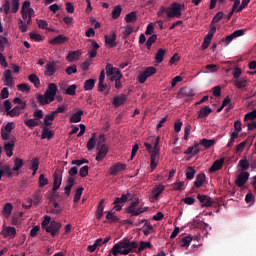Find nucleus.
Wrapping results in <instances>:
<instances>
[{"instance_id":"1","label":"nucleus","mask_w":256,"mask_h":256,"mask_svg":"<svg viewBox=\"0 0 256 256\" xmlns=\"http://www.w3.org/2000/svg\"><path fill=\"white\" fill-rule=\"evenodd\" d=\"M41 227L46 233H50L51 237H57V235L61 233V227H63V225L55 220L51 221V216L45 215Z\"/></svg>"},{"instance_id":"2","label":"nucleus","mask_w":256,"mask_h":256,"mask_svg":"<svg viewBox=\"0 0 256 256\" xmlns=\"http://www.w3.org/2000/svg\"><path fill=\"white\" fill-rule=\"evenodd\" d=\"M182 7H185V5H181L177 2L172 3L171 7L167 8V17H170L172 19L176 17L177 19H179V17H181L182 15Z\"/></svg>"},{"instance_id":"3","label":"nucleus","mask_w":256,"mask_h":256,"mask_svg":"<svg viewBox=\"0 0 256 256\" xmlns=\"http://www.w3.org/2000/svg\"><path fill=\"white\" fill-rule=\"evenodd\" d=\"M3 8L5 15H9V13H17L19 11V0H4Z\"/></svg>"},{"instance_id":"4","label":"nucleus","mask_w":256,"mask_h":256,"mask_svg":"<svg viewBox=\"0 0 256 256\" xmlns=\"http://www.w3.org/2000/svg\"><path fill=\"white\" fill-rule=\"evenodd\" d=\"M130 197L131 194L128 192L127 194H122L121 197L115 198L113 203L115 211H121V209H123V204L127 203Z\"/></svg>"},{"instance_id":"5","label":"nucleus","mask_w":256,"mask_h":256,"mask_svg":"<svg viewBox=\"0 0 256 256\" xmlns=\"http://www.w3.org/2000/svg\"><path fill=\"white\" fill-rule=\"evenodd\" d=\"M123 249H129V240H128V238H124L120 242L115 244L111 249V253H112V255L117 256V251H121Z\"/></svg>"},{"instance_id":"6","label":"nucleus","mask_w":256,"mask_h":256,"mask_svg":"<svg viewBox=\"0 0 256 256\" xmlns=\"http://www.w3.org/2000/svg\"><path fill=\"white\" fill-rule=\"evenodd\" d=\"M57 91H58L57 84L50 83L48 85V89L46 90V92L44 94L46 95L47 99L51 103H53V101H55V96L57 95Z\"/></svg>"},{"instance_id":"7","label":"nucleus","mask_w":256,"mask_h":256,"mask_svg":"<svg viewBox=\"0 0 256 256\" xmlns=\"http://www.w3.org/2000/svg\"><path fill=\"white\" fill-rule=\"evenodd\" d=\"M55 73H57V62H55V61L47 62L46 69L44 71V75L46 77H53V75H55Z\"/></svg>"},{"instance_id":"8","label":"nucleus","mask_w":256,"mask_h":256,"mask_svg":"<svg viewBox=\"0 0 256 256\" xmlns=\"http://www.w3.org/2000/svg\"><path fill=\"white\" fill-rule=\"evenodd\" d=\"M125 169H127V165L117 162L109 168V174L115 177L118 173H121V171H125Z\"/></svg>"},{"instance_id":"9","label":"nucleus","mask_w":256,"mask_h":256,"mask_svg":"<svg viewBox=\"0 0 256 256\" xmlns=\"http://www.w3.org/2000/svg\"><path fill=\"white\" fill-rule=\"evenodd\" d=\"M197 199L201 203L202 207H213V204L215 203V201L207 195L198 194Z\"/></svg>"},{"instance_id":"10","label":"nucleus","mask_w":256,"mask_h":256,"mask_svg":"<svg viewBox=\"0 0 256 256\" xmlns=\"http://www.w3.org/2000/svg\"><path fill=\"white\" fill-rule=\"evenodd\" d=\"M247 181H249V172L242 171L235 180V184L237 187H244Z\"/></svg>"},{"instance_id":"11","label":"nucleus","mask_w":256,"mask_h":256,"mask_svg":"<svg viewBox=\"0 0 256 256\" xmlns=\"http://www.w3.org/2000/svg\"><path fill=\"white\" fill-rule=\"evenodd\" d=\"M223 163H225V157L215 160L209 168V172L215 173L216 171H221V169H223Z\"/></svg>"},{"instance_id":"12","label":"nucleus","mask_w":256,"mask_h":256,"mask_svg":"<svg viewBox=\"0 0 256 256\" xmlns=\"http://www.w3.org/2000/svg\"><path fill=\"white\" fill-rule=\"evenodd\" d=\"M61 183H63V174H57V172H55L53 174L52 191H57L61 187Z\"/></svg>"},{"instance_id":"13","label":"nucleus","mask_w":256,"mask_h":256,"mask_svg":"<svg viewBox=\"0 0 256 256\" xmlns=\"http://www.w3.org/2000/svg\"><path fill=\"white\" fill-rule=\"evenodd\" d=\"M125 101H127V95L125 94L114 96L112 99V105L114 107H121V105H125Z\"/></svg>"},{"instance_id":"14","label":"nucleus","mask_w":256,"mask_h":256,"mask_svg":"<svg viewBox=\"0 0 256 256\" xmlns=\"http://www.w3.org/2000/svg\"><path fill=\"white\" fill-rule=\"evenodd\" d=\"M69 38L63 34H59L58 36L54 37L49 41L50 45H63V43H67Z\"/></svg>"},{"instance_id":"15","label":"nucleus","mask_w":256,"mask_h":256,"mask_svg":"<svg viewBox=\"0 0 256 256\" xmlns=\"http://www.w3.org/2000/svg\"><path fill=\"white\" fill-rule=\"evenodd\" d=\"M107 153H109V147L103 144L97 153L96 161H103L107 157Z\"/></svg>"},{"instance_id":"16","label":"nucleus","mask_w":256,"mask_h":256,"mask_svg":"<svg viewBox=\"0 0 256 256\" xmlns=\"http://www.w3.org/2000/svg\"><path fill=\"white\" fill-rule=\"evenodd\" d=\"M1 235H3V237L5 238L10 237L11 239H15V235H17V230L15 229V227L9 226L1 231Z\"/></svg>"},{"instance_id":"17","label":"nucleus","mask_w":256,"mask_h":256,"mask_svg":"<svg viewBox=\"0 0 256 256\" xmlns=\"http://www.w3.org/2000/svg\"><path fill=\"white\" fill-rule=\"evenodd\" d=\"M140 200L139 198H135L134 201H132L128 207L125 208V211L130 217H133V213H135V207H138Z\"/></svg>"},{"instance_id":"18","label":"nucleus","mask_w":256,"mask_h":256,"mask_svg":"<svg viewBox=\"0 0 256 256\" xmlns=\"http://www.w3.org/2000/svg\"><path fill=\"white\" fill-rule=\"evenodd\" d=\"M90 43H92V49L88 52L90 59H95L97 57V50L99 49V43L93 39L88 40Z\"/></svg>"},{"instance_id":"19","label":"nucleus","mask_w":256,"mask_h":256,"mask_svg":"<svg viewBox=\"0 0 256 256\" xmlns=\"http://www.w3.org/2000/svg\"><path fill=\"white\" fill-rule=\"evenodd\" d=\"M117 34L115 32H112L110 36H105V43L106 45H109V47H117Z\"/></svg>"},{"instance_id":"20","label":"nucleus","mask_w":256,"mask_h":256,"mask_svg":"<svg viewBox=\"0 0 256 256\" xmlns=\"http://www.w3.org/2000/svg\"><path fill=\"white\" fill-rule=\"evenodd\" d=\"M4 85L7 87H13V76H11V70H6L3 73Z\"/></svg>"},{"instance_id":"21","label":"nucleus","mask_w":256,"mask_h":256,"mask_svg":"<svg viewBox=\"0 0 256 256\" xmlns=\"http://www.w3.org/2000/svg\"><path fill=\"white\" fill-rule=\"evenodd\" d=\"M178 95L180 97H194L195 96V92L193 91V89L189 88V87H183L180 89V91L178 92Z\"/></svg>"},{"instance_id":"22","label":"nucleus","mask_w":256,"mask_h":256,"mask_svg":"<svg viewBox=\"0 0 256 256\" xmlns=\"http://www.w3.org/2000/svg\"><path fill=\"white\" fill-rule=\"evenodd\" d=\"M81 57V51L76 50V51H70L66 57L67 61L69 63H73L74 61H79Z\"/></svg>"},{"instance_id":"23","label":"nucleus","mask_w":256,"mask_h":256,"mask_svg":"<svg viewBox=\"0 0 256 256\" xmlns=\"http://www.w3.org/2000/svg\"><path fill=\"white\" fill-rule=\"evenodd\" d=\"M103 211H105V200L104 199H102L97 206L96 219H98V221H101V219L103 218Z\"/></svg>"},{"instance_id":"24","label":"nucleus","mask_w":256,"mask_h":256,"mask_svg":"<svg viewBox=\"0 0 256 256\" xmlns=\"http://www.w3.org/2000/svg\"><path fill=\"white\" fill-rule=\"evenodd\" d=\"M167 53L166 49L159 48L157 53L155 54V61L157 65L163 63V59H165V54Z\"/></svg>"},{"instance_id":"25","label":"nucleus","mask_w":256,"mask_h":256,"mask_svg":"<svg viewBox=\"0 0 256 256\" xmlns=\"http://www.w3.org/2000/svg\"><path fill=\"white\" fill-rule=\"evenodd\" d=\"M163 191H165V185L163 184H158L156 185L153 190V198L155 199V201H157V199H159V196L161 195V193H163Z\"/></svg>"},{"instance_id":"26","label":"nucleus","mask_w":256,"mask_h":256,"mask_svg":"<svg viewBox=\"0 0 256 256\" xmlns=\"http://www.w3.org/2000/svg\"><path fill=\"white\" fill-rule=\"evenodd\" d=\"M213 113V110H211V107L205 106L200 109L198 112V119H205V117H209Z\"/></svg>"},{"instance_id":"27","label":"nucleus","mask_w":256,"mask_h":256,"mask_svg":"<svg viewBox=\"0 0 256 256\" xmlns=\"http://www.w3.org/2000/svg\"><path fill=\"white\" fill-rule=\"evenodd\" d=\"M199 145H202V147H205V149H211V147L215 145V140L203 138L199 141Z\"/></svg>"},{"instance_id":"28","label":"nucleus","mask_w":256,"mask_h":256,"mask_svg":"<svg viewBox=\"0 0 256 256\" xmlns=\"http://www.w3.org/2000/svg\"><path fill=\"white\" fill-rule=\"evenodd\" d=\"M83 115V110H78L73 113L70 117V123H81V116Z\"/></svg>"},{"instance_id":"29","label":"nucleus","mask_w":256,"mask_h":256,"mask_svg":"<svg viewBox=\"0 0 256 256\" xmlns=\"http://www.w3.org/2000/svg\"><path fill=\"white\" fill-rule=\"evenodd\" d=\"M35 97L39 105H49V103H51V101L47 99V96L45 94L42 95V94L36 93Z\"/></svg>"},{"instance_id":"30","label":"nucleus","mask_w":256,"mask_h":256,"mask_svg":"<svg viewBox=\"0 0 256 256\" xmlns=\"http://www.w3.org/2000/svg\"><path fill=\"white\" fill-rule=\"evenodd\" d=\"M205 173H200L196 176V180L194 182L195 187H203V183H205Z\"/></svg>"},{"instance_id":"31","label":"nucleus","mask_w":256,"mask_h":256,"mask_svg":"<svg viewBox=\"0 0 256 256\" xmlns=\"http://www.w3.org/2000/svg\"><path fill=\"white\" fill-rule=\"evenodd\" d=\"M55 115L53 114V112H51L50 114L46 115L44 117V127H51V125H53V121H55Z\"/></svg>"},{"instance_id":"32","label":"nucleus","mask_w":256,"mask_h":256,"mask_svg":"<svg viewBox=\"0 0 256 256\" xmlns=\"http://www.w3.org/2000/svg\"><path fill=\"white\" fill-rule=\"evenodd\" d=\"M150 159L151 171H155V169H157V161L159 159V154L152 153Z\"/></svg>"},{"instance_id":"33","label":"nucleus","mask_w":256,"mask_h":256,"mask_svg":"<svg viewBox=\"0 0 256 256\" xmlns=\"http://www.w3.org/2000/svg\"><path fill=\"white\" fill-rule=\"evenodd\" d=\"M29 165L31 171H33V175H36L37 171L39 170V158L32 159Z\"/></svg>"},{"instance_id":"34","label":"nucleus","mask_w":256,"mask_h":256,"mask_svg":"<svg viewBox=\"0 0 256 256\" xmlns=\"http://www.w3.org/2000/svg\"><path fill=\"white\" fill-rule=\"evenodd\" d=\"M54 135L55 134L53 133V131H50L48 127H44L41 134V139H53Z\"/></svg>"},{"instance_id":"35","label":"nucleus","mask_w":256,"mask_h":256,"mask_svg":"<svg viewBox=\"0 0 256 256\" xmlns=\"http://www.w3.org/2000/svg\"><path fill=\"white\" fill-rule=\"evenodd\" d=\"M30 83H33L34 87L39 89L41 87V80H39V77L35 74H30L28 77Z\"/></svg>"},{"instance_id":"36","label":"nucleus","mask_w":256,"mask_h":256,"mask_svg":"<svg viewBox=\"0 0 256 256\" xmlns=\"http://www.w3.org/2000/svg\"><path fill=\"white\" fill-rule=\"evenodd\" d=\"M95 79H88L84 82V91H93L95 88Z\"/></svg>"},{"instance_id":"37","label":"nucleus","mask_w":256,"mask_h":256,"mask_svg":"<svg viewBox=\"0 0 256 256\" xmlns=\"http://www.w3.org/2000/svg\"><path fill=\"white\" fill-rule=\"evenodd\" d=\"M34 201V205H39L40 203H43V195H41V191H36L32 196Z\"/></svg>"},{"instance_id":"38","label":"nucleus","mask_w":256,"mask_h":256,"mask_svg":"<svg viewBox=\"0 0 256 256\" xmlns=\"http://www.w3.org/2000/svg\"><path fill=\"white\" fill-rule=\"evenodd\" d=\"M115 73H119V68L113 67V64L106 65V75L110 77V75H115Z\"/></svg>"},{"instance_id":"39","label":"nucleus","mask_w":256,"mask_h":256,"mask_svg":"<svg viewBox=\"0 0 256 256\" xmlns=\"http://www.w3.org/2000/svg\"><path fill=\"white\" fill-rule=\"evenodd\" d=\"M46 185H49V179L45 177V174H41L38 178V186L43 189Z\"/></svg>"},{"instance_id":"40","label":"nucleus","mask_w":256,"mask_h":256,"mask_svg":"<svg viewBox=\"0 0 256 256\" xmlns=\"http://www.w3.org/2000/svg\"><path fill=\"white\" fill-rule=\"evenodd\" d=\"M24 125L29 129H35V127H39V122L34 119H28L24 121Z\"/></svg>"},{"instance_id":"41","label":"nucleus","mask_w":256,"mask_h":256,"mask_svg":"<svg viewBox=\"0 0 256 256\" xmlns=\"http://www.w3.org/2000/svg\"><path fill=\"white\" fill-rule=\"evenodd\" d=\"M122 11L123 8L121 7V5L115 6L112 10V19H119V17H121Z\"/></svg>"},{"instance_id":"42","label":"nucleus","mask_w":256,"mask_h":256,"mask_svg":"<svg viewBox=\"0 0 256 256\" xmlns=\"http://www.w3.org/2000/svg\"><path fill=\"white\" fill-rule=\"evenodd\" d=\"M145 249H153V244H151V242L141 241L138 247V253L145 251Z\"/></svg>"},{"instance_id":"43","label":"nucleus","mask_w":256,"mask_h":256,"mask_svg":"<svg viewBox=\"0 0 256 256\" xmlns=\"http://www.w3.org/2000/svg\"><path fill=\"white\" fill-rule=\"evenodd\" d=\"M25 163L23 162V159L21 158H15L14 159V166L12 167V171H19L21 167H23Z\"/></svg>"},{"instance_id":"44","label":"nucleus","mask_w":256,"mask_h":256,"mask_svg":"<svg viewBox=\"0 0 256 256\" xmlns=\"http://www.w3.org/2000/svg\"><path fill=\"white\" fill-rule=\"evenodd\" d=\"M126 23H135L137 21V12H130L125 16Z\"/></svg>"},{"instance_id":"45","label":"nucleus","mask_w":256,"mask_h":256,"mask_svg":"<svg viewBox=\"0 0 256 256\" xmlns=\"http://www.w3.org/2000/svg\"><path fill=\"white\" fill-rule=\"evenodd\" d=\"M106 219L111 223H119V217L115 216V213H113V210H110L107 213Z\"/></svg>"},{"instance_id":"46","label":"nucleus","mask_w":256,"mask_h":256,"mask_svg":"<svg viewBox=\"0 0 256 256\" xmlns=\"http://www.w3.org/2000/svg\"><path fill=\"white\" fill-rule=\"evenodd\" d=\"M195 173H196L195 168H193L192 166H189L185 171L186 179L191 181V179L195 177Z\"/></svg>"},{"instance_id":"47","label":"nucleus","mask_w":256,"mask_h":256,"mask_svg":"<svg viewBox=\"0 0 256 256\" xmlns=\"http://www.w3.org/2000/svg\"><path fill=\"white\" fill-rule=\"evenodd\" d=\"M0 169L2 170L4 175H7V177L13 176V172H11V166L0 164Z\"/></svg>"},{"instance_id":"48","label":"nucleus","mask_w":256,"mask_h":256,"mask_svg":"<svg viewBox=\"0 0 256 256\" xmlns=\"http://www.w3.org/2000/svg\"><path fill=\"white\" fill-rule=\"evenodd\" d=\"M156 41H157V34L151 35V36L147 39V41H146V43H145L146 48H147V49H151V47H153V43H155Z\"/></svg>"},{"instance_id":"49","label":"nucleus","mask_w":256,"mask_h":256,"mask_svg":"<svg viewBox=\"0 0 256 256\" xmlns=\"http://www.w3.org/2000/svg\"><path fill=\"white\" fill-rule=\"evenodd\" d=\"M234 85L237 87V89H245V87H247V79L242 78L240 80H236Z\"/></svg>"},{"instance_id":"50","label":"nucleus","mask_w":256,"mask_h":256,"mask_svg":"<svg viewBox=\"0 0 256 256\" xmlns=\"http://www.w3.org/2000/svg\"><path fill=\"white\" fill-rule=\"evenodd\" d=\"M153 231H155V229L151 226V224L146 222L143 226L144 235L147 237V236L151 235V233H153Z\"/></svg>"},{"instance_id":"51","label":"nucleus","mask_w":256,"mask_h":256,"mask_svg":"<svg viewBox=\"0 0 256 256\" xmlns=\"http://www.w3.org/2000/svg\"><path fill=\"white\" fill-rule=\"evenodd\" d=\"M96 143H97V141H96V138H95V134H93L92 137L87 142L88 151H93V149H95Z\"/></svg>"},{"instance_id":"52","label":"nucleus","mask_w":256,"mask_h":256,"mask_svg":"<svg viewBox=\"0 0 256 256\" xmlns=\"http://www.w3.org/2000/svg\"><path fill=\"white\" fill-rule=\"evenodd\" d=\"M9 117H19L21 115V110L19 107L15 106L11 111L6 113Z\"/></svg>"},{"instance_id":"53","label":"nucleus","mask_w":256,"mask_h":256,"mask_svg":"<svg viewBox=\"0 0 256 256\" xmlns=\"http://www.w3.org/2000/svg\"><path fill=\"white\" fill-rule=\"evenodd\" d=\"M144 73L146 74V77H153V75H155V73H157V68L153 67V66H150V67H147L145 70H144Z\"/></svg>"},{"instance_id":"54","label":"nucleus","mask_w":256,"mask_h":256,"mask_svg":"<svg viewBox=\"0 0 256 256\" xmlns=\"http://www.w3.org/2000/svg\"><path fill=\"white\" fill-rule=\"evenodd\" d=\"M161 141V136H158L155 138L154 147L152 153H156V155H159L161 148H159V142Z\"/></svg>"},{"instance_id":"55","label":"nucleus","mask_w":256,"mask_h":256,"mask_svg":"<svg viewBox=\"0 0 256 256\" xmlns=\"http://www.w3.org/2000/svg\"><path fill=\"white\" fill-rule=\"evenodd\" d=\"M83 190V187H80L76 190L74 195V203H79V201H81V195H83Z\"/></svg>"},{"instance_id":"56","label":"nucleus","mask_w":256,"mask_h":256,"mask_svg":"<svg viewBox=\"0 0 256 256\" xmlns=\"http://www.w3.org/2000/svg\"><path fill=\"white\" fill-rule=\"evenodd\" d=\"M66 95H76L77 94V85L72 84L70 85L66 91H65Z\"/></svg>"},{"instance_id":"57","label":"nucleus","mask_w":256,"mask_h":256,"mask_svg":"<svg viewBox=\"0 0 256 256\" xmlns=\"http://www.w3.org/2000/svg\"><path fill=\"white\" fill-rule=\"evenodd\" d=\"M29 37L30 39H32L33 41H37V42H40V41H44V37L41 35V34H37L35 32H31L29 34Z\"/></svg>"},{"instance_id":"58","label":"nucleus","mask_w":256,"mask_h":256,"mask_svg":"<svg viewBox=\"0 0 256 256\" xmlns=\"http://www.w3.org/2000/svg\"><path fill=\"white\" fill-rule=\"evenodd\" d=\"M192 241H193V237H191V236L183 237L181 247H189V245H191Z\"/></svg>"},{"instance_id":"59","label":"nucleus","mask_w":256,"mask_h":256,"mask_svg":"<svg viewBox=\"0 0 256 256\" xmlns=\"http://www.w3.org/2000/svg\"><path fill=\"white\" fill-rule=\"evenodd\" d=\"M255 119H256V109L254 111H251L245 114V117H244L245 121H255Z\"/></svg>"},{"instance_id":"60","label":"nucleus","mask_w":256,"mask_h":256,"mask_svg":"<svg viewBox=\"0 0 256 256\" xmlns=\"http://www.w3.org/2000/svg\"><path fill=\"white\" fill-rule=\"evenodd\" d=\"M17 87L18 91H22V93H29V91H31V87L27 85V83L19 84Z\"/></svg>"},{"instance_id":"61","label":"nucleus","mask_w":256,"mask_h":256,"mask_svg":"<svg viewBox=\"0 0 256 256\" xmlns=\"http://www.w3.org/2000/svg\"><path fill=\"white\" fill-rule=\"evenodd\" d=\"M239 167H241L242 171H247L249 169V160L241 159L239 161Z\"/></svg>"},{"instance_id":"62","label":"nucleus","mask_w":256,"mask_h":256,"mask_svg":"<svg viewBox=\"0 0 256 256\" xmlns=\"http://www.w3.org/2000/svg\"><path fill=\"white\" fill-rule=\"evenodd\" d=\"M13 211V204L11 203H6L4 205V208H3V213H5V215H11V212Z\"/></svg>"},{"instance_id":"63","label":"nucleus","mask_w":256,"mask_h":256,"mask_svg":"<svg viewBox=\"0 0 256 256\" xmlns=\"http://www.w3.org/2000/svg\"><path fill=\"white\" fill-rule=\"evenodd\" d=\"M36 22L39 29H48L49 27V23H47L45 20L37 19Z\"/></svg>"},{"instance_id":"64","label":"nucleus","mask_w":256,"mask_h":256,"mask_svg":"<svg viewBox=\"0 0 256 256\" xmlns=\"http://www.w3.org/2000/svg\"><path fill=\"white\" fill-rule=\"evenodd\" d=\"M33 117L36 121H39L40 119H43V110L36 109L33 113Z\"/></svg>"}]
</instances>
